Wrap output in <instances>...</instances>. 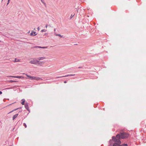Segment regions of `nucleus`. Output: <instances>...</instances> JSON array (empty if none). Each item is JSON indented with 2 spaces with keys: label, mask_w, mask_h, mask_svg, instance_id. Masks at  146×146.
<instances>
[{
  "label": "nucleus",
  "mask_w": 146,
  "mask_h": 146,
  "mask_svg": "<svg viewBox=\"0 0 146 146\" xmlns=\"http://www.w3.org/2000/svg\"><path fill=\"white\" fill-rule=\"evenodd\" d=\"M129 136V135L126 132L120 133L119 134H117L116 135V138L119 139H124L127 138Z\"/></svg>",
  "instance_id": "obj_1"
},
{
  "label": "nucleus",
  "mask_w": 146,
  "mask_h": 146,
  "mask_svg": "<svg viewBox=\"0 0 146 146\" xmlns=\"http://www.w3.org/2000/svg\"><path fill=\"white\" fill-rule=\"evenodd\" d=\"M112 138L113 140L116 142L113 144V146H121L120 145L121 142L119 139L116 138L114 136H113Z\"/></svg>",
  "instance_id": "obj_2"
},
{
  "label": "nucleus",
  "mask_w": 146,
  "mask_h": 146,
  "mask_svg": "<svg viewBox=\"0 0 146 146\" xmlns=\"http://www.w3.org/2000/svg\"><path fill=\"white\" fill-rule=\"evenodd\" d=\"M26 75L27 76L31 78L32 80H38L41 79V78H40L31 76L27 74H26Z\"/></svg>",
  "instance_id": "obj_3"
},
{
  "label": "nucleus",
  "mask_w": 146,
  "mask_h": 146,
  "mask_svg": "<svg viewBox=\"0 0 146 146\" xmlns=\"http://www.w3.org/2000/svg\"><path fill=\"white\" fill-rule=\"evenodd\" d=\"M46 58V57L43 56V57H39L37 58V60H38V62L40 60H43L44 59H45Z\"/></svg>",
  "instance_id": "obj_4"
},
{
  "label": "nucleus",
  "mask_w": 146,
  "mask_h": 146,
  "mask_svg": "<svg viewBox=\"0 0 146 146\" xmlns=\"http://www.w3.org/2000/svg\"><path fill=\"white\" fill-rule=\"evenodd\" d=\"M37 62H38V61H36L33 60L31 61L30 62V63L32 64H37Z\"/></svg>",
  "instance_id": "obj_5"
},
{
  "label": "nucleus",
  "mask_w": 146,
  "mask_h": 146,
  "mask_svg": "<svg viewBox=\"0 0 146 146\" xmlns=\"http://www.w3.org/2000/svg\"><path fill=\"white\" fill-rule=\"evenodd\" d=\"M10 77L16 78L19 79H23L24 77L22 76H10Z\"/></svg>",
  "instance_id": "obj_6"
},
{
  "label": "nucleus",
  "mask_w": 146,
  "mask_h": 146,
  "mask_svg": "<svg viewBox=\"0 0 146 146\" xmlns=\"http://www.w3.org/2000/svg\"><path fill=\"white\" fill-rule=\"evenodd\" d=\"M36 35L35 32H32L30 34V35L31 36H33Z\"/></svg>",
  "instance_id": "obj_7"
},
{
  "label": "nucleus",
  "mask_w": 146,
  "mask_h": 146,
  "mask_svg": "<svg viewBox=\"0 0 146 146\" xmlns=\"http://www.w3.org/2000/svg\"><path fill=\"white\" fill-rule=\"evenodd\" d=\"M75 75V74H69V75H66V76H61V77H58V78H60V77H68V76H74Z\"/></svg>",
  "instance_id": "obj_8"
},
{
  "label": "nucleus",
  "mask_w": 146,
  "mask_h": 146,
  "mask_svg": "<svg viewBox=\"0 0 146 146\" xmlns=\"http://www.w3.org/2000/svg\"><path fill=\"white\" fill-rule=\"evenodd\" d=\"M12 61H13V62H19L20 60L19 59L15 58L13 60H12Z\"/></svg>",
  "instance_id": "obj_9"
},
{
  "label": "nucleus",
  "mask_w": 146,
  "mask_h": 146,
  "mask_svg": "<svg viewBox=\"0 0 146 146\" xmlns=\"http://www.w3.org/2000/svg\"><path fill=\"white\" fill-rule=\"evenodd\" d=\"M36 47H37L39 48H47V47L46 46H43V47H41L40 46H36Z\"/></svg>",
  "instance_id": "obj_10"
},
{
  "label": "nucleus",
  "mask_w": 146,
  "mask_h": 146,
  "mask_svg": "<svg viewBox=\"0 0 146 146\" xmlns=\"http://www.w3.org/2000/svg\"><path fill=\"white\" fill-rule=\"evenodd\" d=\"M18 114H17L14 115L13 117V120H14L15 118H16L18 116Z\"/></svg>",
  "instance_id": "obj_11"
},
{
  "label": "nucleus",
  "mask_w": 146,
  "mask_h": 146,
  "mask_svg": "<svg viewBox=\"0 0 146 146\" xmlns=\"http://www.w3.org/2000/svg\"><path fill=\"white\" fill-rule=\"evenodd\" d=\"M25 108L27 109L28 110H29V107L28 106V105L27 104H26L25 105Z\"/></svg>",
  "instance_id": "obj_12"
},
{
  "label": "nucleus",
  "mask_w": 146,
  "mask_h": 146,
  "mask_svg": "<svg viewBox=\"0 0 146 146\" xmlns=\"http://www.w3.org/2000/svg\"><path fill=\"white\" fill-rule=\"evenodd\" d=\"M21 101H22V102H21V104L22 105H24V103L25 102V100L24 99H22L21 100Z\"/></svg>",
  "instance_id": "obj_13"
},
{
  "label": "nucleus",
  "mask_w": 146,
  "mask_h": 146,
  "mask_svg": "<svg viewBox=\"0 0 146 146\" xmlns=\"http://www.w3.org/2000/svg\"><path fill=\"white\" fill-rule=\"evenodd\" d=\"M55 35L56 36H59L61 37H62V36H61V35H60V34H55Z\"/></svg>",
  "instance_id": "obj_14"
},
{
  "label": "nucleus",
  "mask_w": 146,
  "mask_h": 146,
  "mask_svg": "<svg viewBox=\"0 0 146 146\" xmlns=\"http://www.w3.org/2000/svg\"><path fill=\"white\" fill-rule=\"evenodd\" d=\"M46 31V30H44V29H43L41 31L42 32H45Z\"/></svg>",
  "instance_id": "obj_15"
},
{
  "label": "nucleus",
  "mask_w": 146,
  "mask_h": 146,
  "mask_svg": "<svg viewBox=\"0 0 146 146\" xmlns=\"http://www.w3.org/2000/svg\"><path fill=\"white\" fill-rule=\"evenodd\" d=\"M127 144H124L123 145H122V146H127Z\"/></svg>",
  "instance_id": "obj_16"
},
{
  "label": "nucleus",
  "mask_w": 146,
  "mask_h": 146,
  "mask_svg": "<svg viewBox=\"0 0 146 146\" xmlns=\"http://www.w3.org/2000/svg\"><path fill=\"white\" fill-rule=\"evenodd\" d=\"M23 125L24 126L25 128L27 127V125L25 123H24Z\"/></svg>",
  "instance_id": "obj_17"
},
{
  "label": "nucleus",
  "mask_w": 146,
  "mask_h": 146,
  "mask_svg": "<svg viewBox=\"0 0 146 146\" xmlns=\"http://www.w3.org/2000/svg\"><path fill=\"white\" fill-rule=\"evenodd\" d=\"M16 82L15 81H14L12 80H10V82Z\"/></svg>",
  "instance_id": "obj_18"
},
{
  "label": "nucleus",
  "mask_w": 146,
  "mask_h": 146,
  "mask_svg": "<svg viewBox=\"0 0 146 146\" xmlns=\"http://www.w3.org/2000/svg\"><path fill=\"white\" fill-rule=\"evenodd\" d=\"M43 0H41V2H42L43 3H44V4H45V3H44L43 2Z\"/></svg>",
  "instance_id": "obj_19"
},
{
  "label": "nucleus",
  "mask_w": 146,
  "mask_h": 146,
  "mask_svg": "<svg viewBox=\"0 0 146 146\" xmlns=\"http://www.w3.org/2000/svg\"><path fill=\"white\" fill-rule=\"evenodd\" d=\"M9 0H8V3H7V5H8V4H9Z\"/></svg>",
  "instance_id": "obj_20"
},
{
  "label": "nucleus",
  "mask_w": 146,
  "mask_h": 146,
  "mask_svg": "<svg viewBox=\"0 0 146 146\" xmlns=\"http://www.w3.org/2000/svg\"><path fill=\"white\" fill-rule=\"evenodd\" d=\"M37 29L39 31L40 30V28L39 27H38L37 28Z\"/></svg>",
  "instance_id": "obj_21"
},
{
  "label": "nucleus",
  "mask_w": 146,
  "mask_h": 146,
  "mask_svg": "<svg viewBox=\"0 0 146 146\" xmlns=\"http://www.w3.org/2000/svg\"><path fill=\"white\" fill-rule=\"evenodd\" d=\"M47 26H48V25H46V26H45L46 28H47Z\"/></svg>",
  "instance_id": "obj_22"
},
{
  "label": "nucleus",
  "mask_w": 146,
  "mask_h": 146,
  "mask_svg": "<svg viewBox=\"0 0 146 146\" xmlns=\"http://www.w3.org/2000/svg\"><path fill=\"white\" fill-rule=\"evenodd\" d=\"M2 94V92L1 91H0V94Z\"/></svg>",
  "instance_id": "obj_23"
},
{
  "label": "nucleus",
  "mask_w": 146,
  "mask_h": 146,
  "mask_svg": "<svg viewBox=\"0 0 146 146\" xmlns=\"http://www.w3.org/2000/svg\"><path fill=\"white\" fill-rule=\"evenodd\" d=\"M40 62L43 63H44V62Z\"/></svg>",
  "instance_id": "obj_24"
},
{
  "label": "nucleus",
  "mask_w": 146,
  "mask_h": 146,
  "mask_svg": "<svg viewBox=\"0 0 146 146\" xmlns=\"http://www.w3.org/2000/svg\"><path fill=\"white\" fill-rule=\"evenodd\" d=\"M64 83H66L67 82L66 81H65L64 82Z\"/></svg>",
  "instance_id": "obj_25"
},
{
  "label": "nucleus",
  "mask_w": 146,
  "mask_h": 146,
  "mask_svg": "<svg viewBox=\"0 0 146 146\" xmlns=\"http://www.w3.org/2000/svg\"><path fill=\"white\" fill-rule=\"evenodd\" d=\"M18 109V108L17 109H15V110H17V109Z\"/></svg>",
  "instance_id": "obj_26"
},
{
  "label": "nucleus",
  "mask_w": 146,
  "mask_h": 146,
  "mask_svg": "<svg viewBox=\"0 0 146 146\" xmlns=\"http://www.w3.org/2000/svg\"><path fill=\"white\" fill-rule=\"evenodd\" d=\"M73 16V15H71V16Z\"/></svg>",
  "instance_id": "obj_27"
},
{
  "label": "nucleus",
  "mask_w": 146,
  "mask_h": 146,
  "mask_svg": "<svg viewBox=\"0 0 146 146\" xmlns=\"http://www.w3.org/2000/svg\"><path fill=\"white\" fill-rule=\"evenodd\" d=\"M73 16V15H71V16Z\"/></svg>",
  "instance_id": "obj_28"
},
{
  "label": "nucleus",
  "mask_w": 146,
  "mask_h": 146,
  "mask_svg": "<svg viewBox=\"0 0 146 146\" xmlns=\"http://www.w3.org/2000/svg\"><path fill=\"white\" fill-rule=\"evenodd\" d=\"M109 146H111V145H110Z\"/></svg>",
  "instance_id": "obj_29"
}]
</instances>
